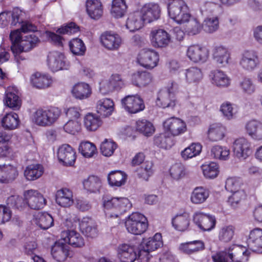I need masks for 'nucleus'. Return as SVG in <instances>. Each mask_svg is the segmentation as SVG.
Returning a JSON list of instances; mask_svg holds the SVG:
<instances>
[{
	"instance_id": "obj_30",
	"label": "nucleus",
	"mask_w": 262,
	"mask_h": 262,
	"mask_svg": "<svg viewBox=\"0 0 262 262\" xmlns=\"http://www.w3.org/2000/svg\"><path fill=\"white\" fill-rule=\"evenodd\" d=\"M33 86L38 89H45L51 86L53 82L52 77L48 74L36 72L31 77Z\"/></svg>"
},
{
	"instance_id": "obj_17",
	"label": "nucleus",
	"mask_w": 262,
	"mask_h": 262,
	"mask_svg": "<svg viewBox=\"0 0 262 262\" xmlns=\"http://www.w3.org/2000/svg\"><path fill=\"white\" fill-rule=\"evenodd\" d=\"M38 37L32 33L23 36L20 41L17 45L11 47L12 52L16 56L23 52H28L34 48L38 42Z\"/></svg>"
},
{
	"instance_id": "obj_40",
	"label": "nucleus",
	"mask_w": 262,
	"mask_h": 262,
	"mask_svg": "<svg viewBox=\"0 0 262 262\" xmlns=\"http://www.w3.org/2000/svg\"><path fill=\"white\" fill-rule=\"evenodd\" d=\"M114 102L108 98H103L97 103V112L102 117H106L110 116L114 109Z\"/></svg>"
},
{
	"instance_id": "obj_58",
	"label": "nucleus",
	"mask_w": 262,
	"mask_h": 262,
	"mask_svg": "<svg viewBox=\"0 0 262 262\" xmlns=\"http://www.w3.org/2000/svg\"><path fill=\"white\" fill-rule=\"evenodd\" d=\"M219 28V20L217 16L207 17L203 23V29L208 33L216 32Z\"/></svg>"
},
{
	"instance_id": "obj_27",
	"label": "nucleus",
	"mask_w": 262,
	"mask_h": 262,
	"mask_svg": "<svg viewBox=\"0 0 262 262\" xmlns=\"http://www.w3.org/2000/svg\"><path fill=\"white\" fill-rule=\"evenodd\" d=\"M62 238L64 242L68 243L74 247H81L84 245L83 237L77 231L67 230L62 232Z\"/></svg>"
},
{
	"instance_id": "obj_41",
	"label": "nucleus",
	"mask_w": 262,
	"mask_h": 262,
	"mask_svg": "<svg viewBox=\"0 0 262 262\" xmlns=\"http://www.w3.org/2000/svg\"><path fill=\"white\" fill-rule=\"evenodd\" d=\"M151 75L146 71L138 72L132 75V82L133 84L138 87H143L151 83Z\"/></svg>"
},
{
	"instance_id": "obj_51",
	"label": "nucleus",
	"mask_w": 262,
	"mask_h": 262,
	"mask_svg": "<svg viewBox=\"0 0 262 262\" xmlns=\"http://www.w3.org/2000/svg\"><path fill=\"white\" fill-rule=\"evenodd\" d=\"M136 129L146 136H150L155 132L153 124L146 119L138 120L136 122Z\"/></svg>"
},
{
	"instance_id": "obj_35",
	"label": "nucleus",
	"mask_w": 262,
	"mask_h": 262,
	"mask_svg": "<svg viewBox=\"0 0 262 262\" xmlns=\"http://www.w3.org/2000/svg\"><path fill=\"white\" fill-rule=\"evenodd\" d=\"M17 175L16 167L10 165L0 166V182L8 183L12 182Z\"/></svg>"
},
{
	"instance_id": "obj_64",
	"label": "nucleus",
	"mask_w": 262,
	"mask_h": 262,
	"mask_svg": "<svg viewBox=\"0 0 262 262\" xmlns=\"http://www.w3.org/2000/svg\"><path fill=\"white\" fill-rule=\"evenodd\" d=\"M152 163L150 161H146L137 170L139 178L147 181L152 174Z\"/></svg>"
},
{
	"instance_id": "obj_26",
	"label": "nucleus",
	"mask_w": 262,
	"mask_h": 262,
	"mask_svg": "<svg viewBox=\"0 0 262 262\" xmlns=\"http://www.w3.org/2000/svg\"><path fill=\"white\" fill-rule=\"evenodd\" d=\"M212 84L221 88H226L230 84L231 79L229 77L221 70H213L209 74Z\"/></svg>"
},
{
	"instance_id": "obj_14",
	"label": "nucleus",
	"mask_w": 262,
	"mask_h": 262,
	"mask_svg": "<svg viewBox=\"0 0 262 262\" xmlns=\"http://www.w3.org/2000/svg\"><path fill=\"white\" fill-rule=\"evenodd\" d=\"M123 108L130 114L139 113L145 108L143 100L138 95H127L122 99Z\"/></svg>"
},
{
	"instance_id": "obj_2",
	"label": "nucleus",
	"mask_w": 262,
	"mask_h": 262,
	"mask_svg": "<svg viewBox=\"0 0 262 262\" xmlns=\"http://www.w3.org/2000/svg\"><path fill=\"white\" fill-rule=\"evenodd\" d=\"M102 201L104 210L107 217H118L132 207V204L126 198L106 195L103 196Z\"/></svg>"
},
{
	"instance_id": "obj_12",
	"label": "nucleus",
	"mask_w": 262,
	"mask_h": 262,
	"mask_svg": "<svg viewBox=\"0 0 262 262\" xmlns=\"http://www.w3.org/2000/svg\"><path fill=\"white\" fill-rule=\"evenodd\" d=\"M192 221L200 229L204 231L211 230L216 224L214 216L199 211L193 214Z\"/></svg>"
},
{
	"instance_id": "obj_59",
	"label": "nucleus",
	"mask_w": 262,
	"mask_h": 262,
	"mask_svg": "<svg viewBox=\"0 0 262 262\" xmlns=\"http://www.w3.org/2000/svg\"><path fill=\"white\" fill-rule=\"evenodd\" d=\"M80 152L85 158H92L97 153V148L95 145L89 141L82 142L79 146Z\"/></svg>"
},
{
	"instance_id": "obj_60",
	"label": "nucleus",
	"mask_w": 262,
	"mask_h": 262,
	"mask_svg": "<svg viewBox=\"0 0 262 262\" xmlns=\"http://www.w3.org/2000/svg\"><path fill=\"white\" fill-rule=\"evenodd\" d=\"M69 47L72 53L76 55H83L86 51L83 42L78 38H73L70 41Z\"/></svg>"
},
{
	"instance_id": "obj_42",
	"label": "nucleus",
	"mask_w": 262,
	"mask_h": 262,
	"mask_svg": "<svg viewBox=\"0 0 262 262\" xmlns=\"http://www.w3.org/2000/svg\"><path fill=\"white\" fill-rule=\"evenodd\" d=\"M102 124V121L97 115L88 113L83 120V124L86 129L90 132L96 130Z\"/></svg>"
},
{
	"instance_id": "obj_57",
	"label": "nucleus",
	"mask_w": 262,
	"mask_h": 262,
	"mask_svg": "<svg viewBox=\"0 0 262 262\" xmlns=\"http://www.w3.org/2000/svg\"><path fill=\"white\" fill-rule=\"evenodd\" d=\"M220 111L224 118L228 120L233 119L237 113V110L234 105L229 102L222 103L220 106Z\"/></svg>"
},
{
	"instance_id": "obj_63",
	"label": "nucleus",
	"mask_w": 262,
	"mask_h": 262,
	"mask_svg": "<svg viewBox=\"0 0 262 262\" xmlns=\"http://www.w3.org/2000/svg\"><path fill=\"white\" fill-rule=\"evenodd\" d=\"M242 92L248 95H251L255 91V85L252 79L249 77H244L239 83Z\"/></svg>"
},
{
	"instance_id": "obj_7",
	"label": "nucleus",
	"mask_w": 262,
	"mask_h": 262,
	"mask_svg": "<svg viewBox=\"0 0 262 262\" xmlns=\"http://www.w3.org/2000/svg\"><path fill=\"white\" fill-rule=\"evenodd\" d=\"M47 62L48 68L53 72L67 70L70 67V63L64 55L58 51L50 52L47 57Z\"/></svg>"
},
{
	"instance_id": "obj_25",
	"label": "nucleus",
	"mask_w": 262,
	"mask_h": 262,
	"mask_svg": "<svg viewBox=\"0 0 262 262\" xmlns=\"http://www.w3.org/2000/svg\"><path fill=\"white\" fill-rule=\"evenodd\" d=\"M117 253L121 262H134L137 256L135 247L126 244L118 246Z\"/></svg>"
},
{
	"instance_id": "obj_44",
	"label": "nucleus",
	"mask_w": 262,
	"mask_h": 262,
	"mask_svg": "<svg viewBox=\"0 0 262 262\" xmlns=\"http://www.w3.org/2000/svg\"><path fill=\"white\" fill-rule=\"evenodd\" d=\"M43 172L44 168L41 164H31L26 168L24 176L27 180L34 181L40 178Z\"/></svg>"
},
{
	"instance_id": "obj_37",
	"label": "nucleus",
	"mask_w": 262,
	"mask_h": 262,
	"mask_svg": "<svg viewBox=\"0 0 262 262\" xmlns=\"http://www.w3.org/2000/svg\"><path fill=\"white\" fill-rule=\"evenodd\" d=\"M20 12L18 10L13 11L3 12L0 13V27L6 26L8 23L11 21V25L15 26L19 23V15Z\"/></svg>"
},
{
	"instance_id": "obj_55",
	"label": "nucleus",
	"mask_w": 262,
	"mask_h": 262,
	"mask_svg": "<svg viewBox=\"0 0 262 262\" xmlns=\"http://www.w3.org/2000/svg\"><path fill=\"white\" fill-rule=\"evenodd\" d=\"M171 137L164 131L163 133L155 137L154 143L160 148H169L173 145Z\"/></svg>"
},
{
	"instance_id": "obj_24",
	"label": "nucleus",
	"mask_w": 262,
	"mask_h": 262,
	"mask_svg": "<svg viewBox=\"0 0 262 262\" xmlns=\"http://www.w3.org/2000/svg\"><path fill=\"white\" fill-rule=\"evenodd\" d=\"M248 246L252 251L262 253V229L256 228L250 232Z\"/></svg>"
},
{
	"instance_id": "obj_29",
	"label": "nucleus",
	"mask_w": 262,
	"mask_h": 262,
	"mask_svg": "<svg viewBox=\"0 0 262 262\" xmlns=\"http://www.w3.org/2000/svg\"><path fill=\"white\" fill-rule=\"evenodd\" d=\"M56 202L60 206L68 207L73 204V194L71 190L62 188L58 190L56 194Z\"/></svg>"
},
{
	"instance_id": "obj_34",
	"label": "nucleus",
	"mask_w": 262,
	"mask_h": 262,
	"mask_svg": "<svg viewBox=\"0 0 262 262\" xmlns=\"http://www.w3.org/2000/svg\"><path fill=\"white\" fill-rule=\"evenodd\" d=\"M180 250L184 253L190 255L205 249V244L202 241H193L181 244Z\"/></svg>"
},
{
	"instance_id": "obj_61",
	"label": "nucleus",
	"mask_w": 262,
	"mask_h": 262,
	"mask_svg": "<svg viewBox=\"0 0 262 262\" xmlns=\"http://www.w3.org/2000/svg\"><path fill=\"white\" fill-rule=\"evenodd\" d=\"M246 198V193L244 190H238L232 192V194L228 198V204L233 209L237 208L241 202Z\"/></svg>"
},
{
	"instance_id": "obj_3",
	"label": "nucleus",
	"mask_w": 262,
	"mask_h": 262,
	"mask_svg": "<svg viewBox=\"0 0 262 262\" xmlns=\"http://www.w3.org/2000/svg\"><path fill=\"white\" fill-rule=\"evenodd\" d=\"M60 115L61 111L56 107L40 108L33 113L32 120L38 126H50L57 120Z\"/></svg>"
},
{
	"instance_id": "obj_19",
	"label": "nucleus",
	"mask_w": 262,
	"mask_h": 262,
	"mask_svg": "<svg viewBox=\"0 0 262 262\" xmlns=\"http://www.w3.org/2000/svg\"><path fill=\"white\" fill-rule=\"evenodd\" d=\"M212 57L215 63L221 67H225L231 60V55L228 48L221 45H215L212 50Z\"/></svg>"
},
{
	"instance_id": "obj_39",
	"label": "nucleus",
	"mask_w": 262,
	"mask_h": 262,
	"mask_svg": "<svg viewBox=\"0 0 262 262\" xmlns=\"http://www.w3.org/2000/svg\"><path fill=\"white\" fill-rule=\"evenodd\" d=\"M86 10L89 16L94 19H98L102 15L101 3L98 0H88Z\"/></svg>"
},
{
	"instance_id": "obj_38",
	"label": "nucleus",
	"mask_w": 262,
	"mask_h": 262,
	"mask_svg": "<svg viewBox=\"0 0 262 262\" xmlns=\"http://www.w3.org/2000/svg\"><path fill=\"white\" fill-rule=\"evenodd\" d=\"M226 132V128L223 125L220 123H214L210 126L208 134L211 141L216 142L224 138Z\"/></svg>"
},
{
	"instance_id": "obj_11",
	"label": "nucleus",
	"mask_w": 262,
	"mask_h": 262,
	"mask_svg": "<svg viewBox=\"0 0 262 262\" xmlns=\"http://www.w3.org/2000/svg\"><path fill=\"white\" fill-rule=\"evenodd\" d=\"M24 196L26 205L32 209H40L47 203V201L43 195L36 190L30 189L25 191Z\"/></svg>"
},
{
	"instance_id": "obj_50",
	"label": "nucleus",
	"mask_w": 262,
	"mask_h": 262,
	"mask_svg": "<svg viewBox=\"0 0 262 262\" xmlns=\"http://www.w3.org/2000/svg\"><path fill=\"white\" fill-rule=\"evenodd\" d=\"M36 223L42 229L46 230L53 225L52 216L47 212H39L36 217Z\"/></svg>"
},
{
	"instance_id": "obj_6",
	"label": "nucleus",
	"mask_w": 262,
	"mask_h": 262,
	"mask_svg": "<svg viewBox=\"0 0 262 262\" xmlns=\"http://www.w3.org/2000/svg\"><path fill=\"white\" fill-rule=\"evenodd\" d=\"M178 88V84L172 82L166 88L160 90L156 101L157 105L163 108L173 107L176 103L175 93Z\"/></svg>"
},
{
	"instance_id": "obj_49",
	"label": "nucleus",
	"mask_w": 262,
	"mask_h": 262,
	"mask_svg": "<svg viewBox=\"0 0 262 262\" xmlns=\"http://www.w3.org/2000/svg\"><path fill=\"white\" fill-rule=\"evenodd\" d=\"M72 93L76 98L84 99L90 96L91 90L88 84L85 83H79L73 87Z\"/></svg>"
},
{
	"instance_id": "obj_47",
	"label": "nucleus",
	"mask_w": 262,
	"mask_h": 262,
	"mask_svg": "<svg viewBox=\"0 0 262 262\" xmlns=\"http://www.w3.org/2000/svg\"><path fill=\"white\" fill-rule=\"evenodd\" d=\"M19 123V119L17 114L11 112L6 114L2 120V125L6 129H16Z\"/></svg>"
},
{
	"instance_id": "obj_45",
	"label": "nucleus",
	"mask_w": 262,
	"mask_h": 262,
	"mask_svg": "<svg viewBox=\"0 0 262 262\" xmlns=\"http://www.w3.org/2000/svg\"><path fill=\"white\" fill-rule=\"evenodd\" d=\"M144 21L138 12L130 14L126 23V28L130 31L138 30L143 26Z\"/></svg>"
},
{
	"instance_id": "obj_9",
	"label": "nucleus",
	"mask_w": 262,
	"mask_h": 262,
	"mask_svg": "<svg viewBox=\"0 0 262 262\" xmlns=\"http://www.w3.org/2000/svg\"><path fill=\"white\" fill-rule=\"evenodd\" d=\"M164 131L170 136H177L184 134L187 130L186 123L182 120L171 117L163 123Z\"/></svg>"
},
{
	"instance_id": "obj_16",
	"label": "nucleus",
	"mask_w": 262,
	"mask_h": 262,
	"mask_svg": "<svg viewBox=\"0 0 262 262\" xmlns=\"http://www.w3.org/2000/svg\"><path fill=\"white\" fill-rule=\"evenodd\" d=\"M158 53L152 50L143 49L138 55L139 64L147 69H152L157 66L159 61Z\"/></svg>"
},
{
	"instance_id": "obj_52",
	"label": "nucleus",
	"mask_w": 262,
	"mask_h": 262,
	"mask_svg": "<svg viewBox=\"0 0 262 262\" xmlns=\"http://www.w3.org/2000/svg\"><path fill=\"white\" fill-rule=\"evenodd\" d=\"M127 6L124 0H113L111 13L116 18L122 17L125 14Z\"/></svg>"
},
{
	"instance_id": "obj_15",
	"label": "nucleus",
	"mask_w": 262,
	"mask_h": 262,
	"mask_svg": "<svg viewBox=\"0 0 262 262\" xmlns=\"http://www.w3.org/2000/svg\"><path fill=\"white\" fill-rule=\"evenodd\" d=\"M138 12L145 23H150L160 17L161 9L158 4L148 3L143 5Z\"/></svg>"
},
{
	"instance_id": "obj_1",
	"label": "nucleus",
	"mask_w": 262,
	"mask_h": 262,
	"mask_svg": "<svg viewBox=\"0 0 262 262\" xmlns=\"http://www.w3.org/2000/svg\"><path fill=\"white\" fill-rule=\"evenodd\" d=\"M249 254L245 247L232 245L212 255L213 262H247Z\"/></svg>"
},
{
	"instance_id": "obj_46",
	"label": "nucleus",
	"mask_w": 262,
	"mask_h": 262,
	"mask_svg": "<svg viewBox=\"0 0 262 262\" xmlns=\"http://www.w3.org/2000/svg\"><path fill=\"white\" fill-rule=\"evenodd\" d=\"M209 194L210 192L208 189L203 187H197L192 192L190 200L193 204H200L206 201Z\"/></svg>"
},
{
	"instance_id": "obj_43",
	"label": "nucleus",
	"mask_w": 262,
	"mask_h": 262,
	"mask_svg": "<svg viewBox=\"0 0 262 262\" xmlns=\"http://www.w3.org/2000/svg\"><path fill=\"white\" fill-rule=\"evenodd\" d=\"M83 185L87 191L96 193L99 191L102 186V182L99 177L92 175L83 180Z\"/></svg>"
},
{
	"instance_id": "obj_13",
	"label": "nucleus",
	"mask_w": 262,
	"mask_h": 262,
	"mask_svg": "<svg viewBox=\"0 0 262 262\" xmlns=\"http://www.w3.org/2000/svg\"><path fill=\"white\" fill-rule=\"evenodd\" d=\"M239 64L244 71L251 72L259 66L260 61L256 52L247 51L242 54Z\"/></svg>"
},
{
	"instance_id": "obj_18",
	"label": "nucleus",
	"mask_w": 262,
	"mask_h": 262,
	"mask_svg": "<svg viewBox=\"0 0 262 262\" xmlns=\"http://www.w3.org/2000/svg\"><path fill=\"white\" fill-rule=\"evenodd\" d=\"M188 58L194 63H204L209 57L208 50L198 45L189 46L186 52Z\"/></svg>"
},
{
	"instance_id": "obj_20",
	"label": "nucleus",
	"mask_w": 262,
	"mask_h": 262,
	"mask_svg": "<svg viewBox=\"0 0 262 262\" xmlns=\"http://www.w3.org/2000/svg\"><path fill=\"white\" fill-rule=\"evenodd\" d=\"M57 157L59 162L63 165L72 166L76 159V151L70 145L63 144L58 148Z\"/></svg>"
},
{
	"instance_id": "obj_8",
	"label": "nucleus",
	"mask_w": 262,
	"mask_h": 262,
	"mask_svg": "<svg viewBox=\"0 0 262 262\" xmlns=\"http://www.w3.org/2000/svg\"><path fill=\"white\" fill-rule=\"evenodd\" d=\"M163 245L162 235L157 233L152 237L144 239L141 244V247L138 253V257L143 259L146 257V261L149 259V253L160 248Z\"/></svg>"
},
{
	"instance_id": "obj_54",
	"label": "nucleus",
	"mask_w": 262,
	"mask_h": 262,
	"mask_svg": "<svg viewBox=\"0 0 262 262\" xmlns=\"http://www.w3.org/2000/svg\"><path fill=\"white\" fill-rule=\"evenodd\" d=\"M201 169L205 177L213 179L219 174V165L215 162L205 163L202 165Z\"/></svg>"
},
{
	"instance_id": "obj_10",
	"label": "nucleus",
	"mask_w": 262,
	"mask_h": 262,
	"mask_svg": "<svg viewBox=\"0 0 262 262\" xmlns=\"http://www.w3.org/2000/svg\"><path fill=\"white\" fill-rule=\"evenodd\" d=\"M232 149L234 156L240 160H245L252 153L251 144L248 139L241 137L234 140Z\"/></svg>"
},
{
	"instance_id": "obj_28",
	"label": "nucleus",
	"mask_w": 262,
	"mask_h": 262,
	"mask_svg": "<svg viewBox=\"0 0 262 262\" xmlns=\"http://www.w3.org/2000/svg\"><path fill=\"white\" fill-rule=\"evenodd\" d=\"M248 135L254 140H262V122L256 120L248 122L245 125Z\"/></svg>"
},
{
	"instance_id": "obj_53",
	"label": "nucleus",
	"mask_w": 262,
	"mask_h": 262,
	"mask_svg": "<svg viewBox=\"0 0 262 262\" xmlns=\"http://www.w3.org/2000/svg\"><path fill=\"white\" fill-rule=\"evenodd\" d=\"M230 150L225 146L215 145L211 149V156L216 159L221 160H227L230 157Z\"/></svg>"
},
{
	"instance_id": "obj_36",
	"label": "nucleus",
	"mask_w": 262,
	"mask_h": 262,
	"mask_svg": "<svg viewBox=\"0 0 262 262\" xmlns=\"http://www.w3.org/2000/svg\"><path fill=\"white\" fill-rule=\"evenodd\" d=\"M190 216L188 213L184 212L177 214L172 220L173 227L179 231H185L188 229L190 225Z\"/></svg>"
},
{
	"instance_id": "obj_33",
	"label": "nucleus",
	"mask_w": 262,
	"mask_h": 262,
	"mask_svg": "<svg viewBox=\"0 0 262 262\" xmlns=\"http://www.w3.org/2000/svg\"><path fill=\"white\" fill-rule=\"evenodd\" d=\"M186 82L188 84H197L201 81L203 74L201 69L196 67H192L185 70Z\"/></svg>"
},
{
	"instance_id": "obj_4",
	"label": "nucleus",
	"mask_w": 262,
	"mask_h": 262,
	"mask_svg": "<svg viewBox=\"0 0 262 262\" xmlns=\"http://www.w3.org/2000/svg\"><path fill=\"white\" fill-rule=\"evenodd\" d=\"M168 10L170 18L178 24L187 22L191 17L189 8L183 0H174L169 5Z\"/></svg>"
},
{
	"instance_id": "obj_48",
	"label": "nucleus",
	"mask_w": 262,
	"mask_h": 262,
	"mask_svg": "<svg viewBox=\"0 0 262 262\" xmlns=\"http://www.w3.org/2000/svg\"><path fill=\"white\" fill-rule=\"evenodd\" d=\"M126 179V175L119 170L111 171L107 177L108 183L111 186L120 187L124 185Z\"/></svg>"
},
{
	"instance_id": "obj_21",
	"label": "nucleus",
	"mask_w": 262,
	"mask_h": 262,
	"mask_svg": "<svg viewBox=\"0 0 262 262\" xmlns=\"http://www.w3.org/2000/svg\"><path fill=\"white\" fill-rule=\"evenodd\" d=\"M151 42L155 47L164 48L170 41V35L164 30L154 29L150 33Z\"/></svg>"
},
{
	"instance_id": "obj_31",
	"label": "nucleus",
	"mask_w": 262,
	"mask_h": 262,
	"mask_svg": "<svg viewBox=\"0 0 262 262\" xmlns=\"http://www.w3.org/2000/svg\"><path fill=\"white\" fill-rule=\"evenodd\" d=\"M79 227L82 232L88 237L93 238L97 235L96 225L90 217H83L79 222Z\"/></svg>"
},
{
	"instance_id": "obj_32",
	"label": "nucleus",
	"mask_w": 262,
	"mask_h": 262,
	"mask_svg": "<svg viewBox=\"0 0 262 262\" xmlns=\"http://www.w3.org/2000/svg\"><path fill=\"white\" fill-rule=\"evenodd\" d=\"M21 103L16 89L15 88L8 89L6 91L5 103L13 110H18L21 106Z\"/></svg>"
},
{
	"instance_id": "obj_56",
	"label": "nucleus",
	"mask_w": 262,
	"mask_h": 262,
	"mask_svg": "<svg viewBox=\"0 0 262 262\" xmlns=\"http://www.w3.org/2000/svg\"><path fill=\"white\" fill-rule=\"evenodd\" d=\"M202 150V146L199 143H193L181 152L184 160L192 158L199 155Z\"/></svg>"
},
{
	"instance_id": "obj_23",
	"label": "nucleus",
	"mask_w": 262,
	"mask_h": 262,
	"mask_svg": "<svg viewBox=\"0 0 262 262\" xmlns=\"http://www.w3.org/2000/svg\"><path fill=\"white\" fill-rule=\"evenodd\" d=\"M102 45L110 50H116L119 49L122 43V39L117 34L106 31L100 37Z\"/></svg>"
},
{
	"instance_id": "obj_22",
	"label": "nucleus",
	"mask_w": 262,
	"mask_h": 262,
	"mask_svg": "<svg viewBox=\"0 0 262 262\" xmlns=\"http://www.w3.org/2000/svg\"><path fill=\"white\" fill-rule=\"evenodd\" d=\"M51 254L55 260L59 262L64 261L68 257L72 256L68 245L59 241L55 243L51 248Z\"/></svg>"
},
{
	"instance_id": "obj_5",
	"label": "nucleus",
	"mask_w": 262,
	"mask_h": 262,
	"mask_svg": "<svg viewBox=\"0 0 262 262\" xmlns=\"http://www.w3.org/2000/svg\"><path fill=\"white\" fill-rule=\"evenodd\" d=\"M127 231L135 235H141L148 228L147 218L139 212H133L129 215L125 223Z\"/></svg>"
},
{
	"instance_id": "obj_62",
	"label": "nucleus",
	"mask_w": 262,
	"mask_h": 262,
	"mask_svg": "<svg viewBox=\"0 0 262 262\" xmlns=\"http://www.w3.org/2000/svg\"><path fill=\"white\" fill-rule=\"evenodd\" d=\"M235 232V228L232 225L225 226L222 227L219 233V239L223 242H229L233 238Z\"/></svg>"
}]
</instances>
